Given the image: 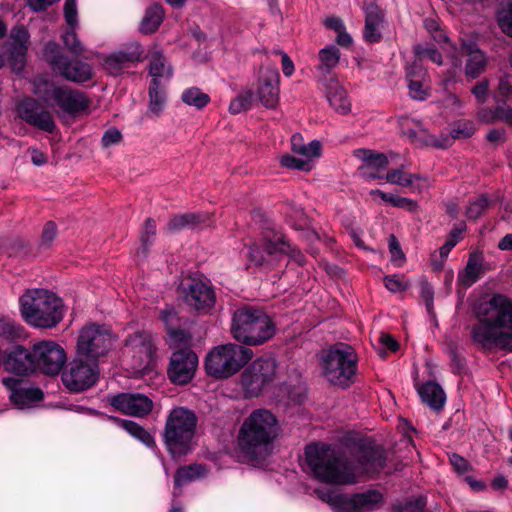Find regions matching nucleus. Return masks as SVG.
Returning <instances> with one entry per match:
<instances>
[{"label": "nucleus", "mask_w": 512, "mask_h": 512, "mask_svg": "<svg viewBox=\"0 0 512 512\" xmlns=\"http://www.w3.org/2000/svg\"><path fill=\"white\" fill-rule=\"evenodd\" d=\"M306 463L318 480H355L362 476L400 470V463L379 447L359 445L341 453L330 444L310 443L305 447Z\"/></svg>", "instance_id": "obj_1"}, {"label": "nucleus", "mask_w": 512, "mask_h": 512, "mask_svg": "<svg viewBox=\"0 0 512 512\" xmlns=\"http://www.w3.org/2000/svg\"><path fill=\"white\" fill-rule=\"evenodd\" d=\"M477 322L471 337L478 346L512 350V302L504 295H494L475 307Z\"/></svg>", "instance_id": "obj_2"}, {"label": "nucleus", "mask_w": 512, "mask_h": 512, "mask_svg": "<svg viewBox=\"0 0 512 512\" xmlns=\"http://www.w3.org/2000/svg\"><path fill=\"white\" fill-rule=\"evenodd\" d=\"M279 432L276 417L266 409H257L247 417L240 427L238 445L241 451L258 458L269 453Z\"/></svg>", "instance_id": "obj_3"}, {"label": "nucleus", "mask_w": 512, "mask_h": 512, "mask_svg": "<svg viewBox=\"0 0 512 512\" xmlns=\"http://www.w3.org/2000/svg\"><path fill=\"white\" fill-rule=\"evenodd\" d=\"M313 490L316 496L328 503L335 512H372L382 508L385 503L384 493L376 488H369L359 493H342L338 484L350 482H321Z\"/></svg>", "instance_id": "obj_4"}, {"label": "nucleus", "mask_w": 512, "mask_h": 512, "mask_svg": "<svg viewBox=\"0 0 512 512\" xmlns=\"http://www.w3.org/2000/svg\"><path fill=\"white\" fill-rule=\"evenodd\" d=\"M276 326L271 317L261 309L244 306L232 318L231 333L240 343L258 346L271 339Z\"/></svg>", "instance_id": "obj_5"}, {"label": "nucleus", "mask_w": 512, "mask_h": 512, "mask_svg": "<svg viewBox=\"0 0 512 512\" xmlns=\"http://www.w3.org/2000/svg\"><path fill=\"white\" fill-rule=\"evenodd\" d=\"M20 304L23 318L34 327H54L64 316L62 300L47 290L27 291L21 297Z\"/></svg>", "instance_id": "obj_6"}, {"label": "nucleus", "mask_w": 512, "mask_h": 512, "mask_svg": "<svg viewBox=\"0 0 512 512\" xmlns=\"http://www.w3.org/2000/svg\"><path fill=\"white\" fill-rule=\"evenodd\" d=\"M33 93L58 114H75L88 107V100L82 92L68 85L58 84L47 75L34 78Z\"/></svg>", "instance_id": "obj_7"}, {"label": "nucleus", "mask_w": 512, "mask_h": 512, "mask_svg": "<svg viewBox=\"0 0 512 512\" xmlns=\"http://www.w3.org/2000/svg\"><path fill=\"white\" fill-rule=\"evenodd\" d=\"M196 424V415L188 409L177 407L170 412L166 420L164 439L173 458L185 455L191 450Z\"/></svg>", "instance_id": "obj_8"}, {"label": "nucleus", "mask_w": 512, "mask_h": 512, "mask_svg": "<svg viewBox=\"0 0 512 512\" xmlns=\"http://www.w3.org/2000/svg\"><path fill=\"white\" fill-rule=\"evenodd\" d=\"M253 351L234 343L213 348L205 360V369L211 376L228 378L238 372L251 358Z\"/></svg>", "instance_id": "obj_9"}, {"label": "nucleus", "mask_w": 512, "mask_h": 512, "mask_svg": "<svg viewBox=\"0 0 512 512\" xmlns=\"http://www.w3.org/2000/svg\"><path fill=\"white\" fill-rule=\"evenodd\" d=\"M357 358L349 346L337 347L326 352L322 357V372L332 384L348 386L356 373Z\"/></svg>", "instance_id": "obj_10"}, {"label": "nucleus", "mask_w": 512, "mask_h": 512, "mask_svg": "<svg viewBox=\"0 0 512 512\" xmlns=\"http://www.w3.org/2000/svg\"><path fill=\"white\" fill-rule=\"evenodd\" d=\"M114 337L109 327L96 323L85 325L79 332L77 355L96 361L111 350Z\"/></svg>", "instance_id": "obj_11"}, {"label": "nucleus", "mask_w": 512, "mask_h": 512, "mask_svg": "<svg viewBox=\"0 0 512 512\" xmlns=\"http://www.w3.org/2000/svg\"><path fill=\"white\" fill-rule=\"evenodd\" d=\"M44 57L52 70L68 81L83 83L92 78V68L88 63L71 60L55 42L45 45Z\"/></svg>", "instance_id": "obj_12"}, {"label": "nucleus", "mask_w": 512, "mask_h": 512, "mask_svg": "<svg viewBox=\"0 0 512 512\" xmlns=\"http://www.w3.org/2000/svg\"><path fill=\"white\" fill-rule=\"evenodd\" d=\"M286 256L298 265L304 264V255L281 238L266 242L263 248L253 246L248 253L249 261L265 270L272 268Z\"/></svg>", "instance_id": "obj_13"}, {"label": "nucleus", "mask_w": 512, "mask_h": 512, "mask_svg": "<svg viewBox=\"0 0 512 512\" xmlns=\"http://www.w3.org/2000/svg\"><path fill=\"white\" fill-rule=\"evenodd\" d=\"M276 376V361L260 357L242 373V387L248 397L258 396Z\"/></svg>", "instance_id": "obj_14"}, {"label": "nucleus", "mask_w": 512, "mask_h": 512, "mask_svg": "<svg viewBox=\"0 0 512 512\" xmlns=\"http://www.w3.org/2000/svg\"><path fill=\"white\" fill-rule=\"evenodd\" d=\"M78 357L71 361L62 373L64 386L71 392H81L93 386L98 379V366L92 360Z\"/></svg>", "instance_id": "obj_15"}, {"label": "nucleus", "mask_w": 512, "mask_h": 512, "mask_svg": "<svg viewBox=\"0 0 512 512\" xmlns=\"http://www.w3.org/2000/svg\"><path fill=\"white\" fill-rule=\"evenodd\" d=\"M123 355L136 371H143L154 361L155 346L149 333L138 331L125 342Z\"/></svg>", "instance_id": "obj_16"}, {"label": "nucleus", "mask_w": 512, "mask_h": 512, "mask_svg": "<svg viewBox=\"0 0 512 512\" xmlns=\"http://www.w3.org/2000/svg\"><path fill=\"white\" fill-rule=\"evenodd\" d=\"M32 355L35 369L47 375H57L62 369L66 354L54 341H42L33 346Z\"/></svg>", "instance_id": "obj_17"}, {"label": "nucleus", "mask_w": 512, "mask_h": 512, "mask_svg": "<svg viewBox=\"0 0 512 512\" xmlns=\"http://www.w3.org/2000/svg\"><path fill=\"white\" fill-rule=\"evenodd\" d=\"M460 42L461 46L457 48L455 54L460 59L461 56H466L465 75L469 79H475L486 70L488 64L487 55L479 48L475 35H464L460 38Z\"/></svg>", "instance_id": "obj_18"}, {"label": "nucleus", "mask_w": 512, "mask_h": 512, "mask_svg": "<svg viewBox=\"0 0 512 512\" xmlns=\"http://www.w3.org/2000/svg\"><path fill=\"white\" fill-rule=\"evenodd\" d=\"M3 384L9 391V398L18 409L35 407L43 399V392L27 381L15 377L3 379Z\"/></svg>", "instance_id": "obj_19"}, {"label": "nucleus", "mask_w": 512, "mask_h": 512, "mask_svg": "<svg viewBox=\"0 0 512 512\" xmlns=\"http://www.w3.org/2000/svg\"><path fill=\"white\" fill-rule=\"evenodd\" d=\"M198 366V357L191 349L175 351L170 359L168 368L169 379L179 385L192 380Z\"/></svg>", "instance_id": "obj_20"}, {"label": "nucleus", "mask_w": 512, "mask_h": 512, "mask_svg": "<svg viewBox=\"0 0 512 512\" xmlns=\"http://www.w3.org/2000/svg\"><path fill=\"white\" fill-rule=\"evenodd\" d=\"M18 113L28 124L45 132L52 133L56 128L51 112L44 109L43 106L34 99L28 98L21 101L18 105Z\"/></svg>", "instance_id": "obj_21"}, {"label": "nucleus", "mask_w": 512, "mask_h": 512, "mask_svg": "<svg viewBox=\"0 0 512 512\" xmlns=\"http://www.w3.org/2000/svg\"><path fill=\"white\" fill-rule=\"evenodd\" d=\"M187 304L198 311L206 312L215 304V294L211 286L202 279H191L184 288Z\"/></svg>", "instance_id": "obj_22"}, {"label": "nucleus", "mask_w": 512, "mask_h": 512, "mask_svg": "<svg viewBox=\"0 0 512 512\" xmlns=\"http://www.w3.org/2000/svg\"><path fill=\"white\" fill-rule=\"evenodd\" d=\"M426 30L430 33L431 37L439 44L444 43L443 50L447 52L451 64L449 75L445 77V82H450L462 71V59L455 53L457 47L449 42L445 32L440 28L439 22L436 18H427L424 21Z\"/></svg>", "instance_id": "obj_23"}, {"label": "nucleus", "mask_w": 512, "mask_h": 512, "mask_svg": "<svg viewBox=\"0 0 512 512\" xmlns=\"http://www.w3.org/2000/svg\"><path fill=\"white\" fill-rule=\"evenodd\" d=\"M110 404L117 410L132 416L143 417L151 412L152 400L140 393H121L110 399Z\"/></svg>", "instance_id": "obj_24"}, {"label": "nucleus", "mask_w": 512, "mask_h": 512, "mask_svg": "<svg viewBox=\"0 0 512 512\" xmlns=\"http://www.w3.org/2000/svg\"><path fill=\"white\" fill-rule=\"evenodd\" d=\"M354 154L363 162L359 167V174L363 179L372 181L384 178L383 171L389 163L386 155L367 149H358Z\"/></svg>", "instance_id": "obj_25"}, {"label": "nucleus", "mask_w": 512, "mask_h": 512, "mask_svg": "<svg viewBox=\"0 0 512 512\" xmlns=\"http://www.w3.org/2000/svg\"><path fill=\"white\" fill-rule=\"evenodd\" d=\"M64 18L70 30L65 31L61 38L67 49L75 55H81L84 51V45L78 39L76 29L78 28V9L77 0H65Z\"/></svg>", "instance_id": "obj_26"}, {"label": "nucleus", "mask_w": 512, "mask_h": 512, "mask_svg": "<svg viewBox=\"0 0 512 512\" xmlns=\"http://www.w3.org/2000/svg\"><path fill=\"white\" fill-rule=\"evenodd\" d=\"M3 366L6 371L16 375H26L35 370L32 352L22 346L5 353Z\"/></svg>", "instance_id": "obj_27"}, {"label": "nucleus", "mask_w": 512, "mask_h": 512, "mask_svg": "<svg viewBox=\"0 0 512 512\" xmlns=\"http://www.w3.org/2000/svg\"><path fill=\"white\" fill-rule=\"evenodd\" d=\"M363 9L365 13L363 37L368 43H376L381 39L383 13L374 0H365Z\"/></svg>", "instance_id": "obj_28"}, {"label": "nucleus", "mask_w": 512, "mask_h": 512, "mask_svg": "<svg viewBox=\"0 0 512 512\" xmlns=\"http://www.w3.org/2000/svg\"><path fill=\"white\" fill-rule=\"evenodd\" d=\"M279 78L276 69H267L259 78L258 97L267 108H274L278 103Z\"/></svg>", "instance_id": "obj_29"}, {"label": "nucleus", "mask_w": 512, "mask_h": 512, "mask_svg": "<svg viewBox=\"0 0 512 512\" xmlns=\"http://www.w3.org/2000/svg\"><path fill=\"white\" fill-rule=\"evenodd\" d=\"M427 72L417 62H413L406 69L409 93L413 99L424 100L428 96V83L426 81Z\"/></svg>", "instance_id": "obj_30"}, {"label": "nucleus", "mask_w": 512, "mask_h": 512, "mask_svg": "<svg viewBox=\"0 0 512 512\" xmlns=\"http://www.w3.org/2000/svg\"><path fill=\"white\" fill-rule=\"evenodd\" d=\"M325 90L326 98L330 106L338 113L347 114L351 110V102L346 94L345 89L334 78L321 79Z\"/></svg>", "instance_id": "obj_31"}, {"label": "nucleus", "mask_w": 512, "mask_h": 512, "mask_svg": "<svg viewBox=\"0 0 512 512\" xmlns=\"http://www.w3.org/2000/svg\"><path fill=\"white\" fill-rule=\"evenodd\" d=\"M30 35L23 25L13 27L9 35V51L11 57L21 66L24 63L26 52L28 49V41Z\"/></svg>", "instance_id": "obj_32"}, {"label": "nucleus", "mask_w": 512, "mask_h": 512, "mask_svg": "<svg viewBox=\"0 0 512 512\" xmlns=\"http://www.w3.org/2000/svg\"><path fill=\"white\" fill-rule=\"evenodd\" d=\"M149 75L152 77L151 82H160L163 84L172 77V67L166 60L163 53L158 49L149 52Z\"/></svg>", "instance_id": "obj_33"}, {"label": "nucleus", "mask_w": 512, "mask_h": 512, "mask_svg": "<svg viewBox=\"0 0 512 512\" xmlns=\"http://www.w3.org/2000/svg\"><path fill=\"white\" fill-rule=\"evenodd\" d=\"M417 392L425 404L434 410L441 409L445 404V393L441 386L434 381H427L423 384L415 382Z\"/></svg>", "instance_id": "obj_34"}, {"label": "nucleus", "mask_w": 512, "mask_h": 512, "mask_svg": "<svg viewBox=\"0 0 512 512\" xmlns=\"http://www.w3.org/2000/svg\"><path fill=\"white\" fill-rule=\"evenodd\" d=\"M483 271L481 256L478 254H471L465 269L459 273L458 282L465 287H469L480 278Z\"/></svg>", "instance_id": "obj_35"}, {"label": "nucleus", "mask_w": 512, "mask_h": 512, "mask_svg": "<svg viewBox=\"0 0 512 512\" xmlns=\"http://www.w3.org/2000/svg\"><path fill=\"white\" fill-rule=\"evenodd\" d=\"M319 64L317 69L323 74L320 78H326V75L329 74L339 63L340 60V50L334 46L329 45L319 51Z\"/></svg>", "instance_id": "obj_36"}, {"label": "nucleus", "mask_w": 512, "mask_h": 512, "mask_svg": "<svg viewBox=\"0 0 512 512\" xmlns=\"http://www.w3.org/2000/svg\"><path fill=\"white\" fill-rule=\"evenodd\" d=\"M164 18L163 7L159 4H153L147 8L145 15L140 23V31L143 34L155 32Z\"/></svg>", "instance_id": "obj_37"}, {"label": "nucleus", "mask_w": 512, "mask_h": 512, "mask_svg": "<svg viewBox=\"0 0 512 512\" xmlns=\"http://www.w3.org/2000/svg\"><path fill=\"white\" fill-rule=\"evenodd\" d=\"M166 103V93L163 84L151 82L149 87V113L159 116Z\"/></svg>", "instance_id": "obj_38"}, {"label": "nucleus", "mask_w": 512, "mask_h": 512, "mask_svg": "<svg viewBox=\"0 0 512 512\" xmlns=\"http://www.w3.org/2000/svg\"><path fill=\"white\" fill-rule=\"evenodd\" d=\"M370 195L373 199L379 197L384 203L393 207L403 208L408 211H415L417 208V203L415 201L395 194L385 193L379 189L371 190Z\"/></svg>", "instance_id": "obj_39"}, {"label": "nucleus", "mask_w": 512, "mask_h": 512, "mask_svg": "<svg viewBox=\"0 0 512 512\" xmlns=\"http://www.w3.org/2000/svg\"><path fill=\"white\" fill-rule=\"evenodd\" d=\"M119 426L126 430L131 436L141 441L144 445L149 448L155 446V440L153 436L146 431L143 427L130 420H118L114 419Z\"/></svg>", "instance_id": "obj_40"}, {"label": "nucleus", "mask_w": 512, "mask_h": 512, "mask_svg": "<svg viewBox=\"0 0 512 512\" xmlns=\"http://www.w3.org/2000/svg\"><path fill=\"white\" fill-rule=\"evenodd\" d=\"M204 221V217L200 214L185 213L174 216L167 224V229L174 232L183 228H195Z\"/></svg>", "instance_id": "obj_41"}, {"label": "nucleus", "mask_w": 512, "mask_h": 512, "mask_svg": "<svg viewBox=\"0 0 512 512\" xmlns=\"http://www.w3.org/2000/svg\"><path fill=\"white\" fill-rule=\"evenodd\" d=\"M325 26L333 30L336 36V42L343 47H348L352 44L353 39L351 35L346 31L344 22L338 17H328L325 19Z\"/></svg>", "instance_id": "obj_42"}, {"label": "nucleus", "mask_w": 512, "mask_h": 512, "mask_svg": "<svg viewBox=\"0 0 512 512\" xmlns=\"http://www.w3.org/2000/svg\"><path fill=\"white\" fill-rule=\"evenodd\" d=\"M103 66L108 73L117 75L130 66L129 61L119 50L114 51L103 58Z\"/></svg>", "instance_id": "obj_43"}, {"label": "nucleus", "mask_w": 512, "mask_h": 512, "mask_svg": "<svg viewBox=\"0 0 512 512\" xmlns=\"http://www.w3.org/2000/svg\"><path fill=\"white\" fill-rule=\"evenodd\" d=\"M0 337L10 341H18L25 338L24 329L15 321L10 319H0Z\"/></svg>", "instance_id": "obj_44"}, {"label": "nucleus", "mask_w": 512, "mask_h": 512, "mask_svg": "<svg viewBox=\"0 0 512 512\" xmlns=\"http://www.w3.org/2000/svg\"><path fill=\"white\" fill-rule=\"evenodd\" d=\"M182 101L189 105L194 106L197 109L204 108L210 101V97L208 94L202 92L197 87H191L186 89L181 96Z\"/></svg>", "instance_id": "obj_45"}, {"label": "nucleus", "mask_w": 512, "mask_h": 512, "mask_svg": "<svg viewBox=\"0 0 512 512\" xmlns=\"http://www.w3.org/2000/svg\"><path fill=\"white\" fill-rule=\"evenodd\" d=\"M426 501L423 496L410 497L403 501H396L392 505L393 512H425Z\"/></svg>", "instance_id": "obj_46"}, {"label": "nucleus", "mask_w": 512, "mask_h": 512, "mask_svg": "<svg viewBox=\"0 0 512 512\" xmlns=\"http://www.w3.org/2000/svg\"><path fill=\"white\" fill-rule=\"evenodd\" d=\"M207 468L202 464H191L179 468L176 472L175 479L180 480H196L207 477Z\"/></svg>", "instance_id": "obj_47"}, {"label": "nucleus", "mask_w": 512, "mask_h": 512, "mask_svg": "<svg viewBox=\"0 0 512 512\" xmlns=\"http://www.w3.org/2000/svg\"><path fill=\"white\" fill-rule=\"evenodd\" d=\"M414 53L416 56L417 62L421 64L424 59H429L430 61L441 65L442 64V56L439 51L429 45L417 44L414 47Z\"/></svg>", "instance_id": "obj_48"}, {"label": "nucleus", "mask_w": 512, "mask_h": 512, "mask_svg": "<svg viewBox=\"0 0 512 512\" xmlns=\"http://www.w3.org/2000/svg\"><path fill=\"white\" fill-rule=\"evenodd\" d=\"M190 337L182 330L169 329L167 344L172 349H189Z\"/></svg>", "instance_id": "obj_49"}, {"label": "nucleus", "mask_w": 512, "mask_h": 512, "mask_svg": "<svg viewBox=\"0 0 512 512\" xmlns=\"http://www.w3.org/2000/svg\"><path fill=\"white\" fill-rule=\"evenodd\" d=\"M119 51L125 55L130 64L140 62L144 53L142 46L137 41L127 42Z\"/></svg>", "instance_id": "obj_50"}, {"label": "nucleus", "mask_w": 512, "mask_h": 512, "mask_svg": "<svg viewBox=\"0 0 512 512\" xmlns=\"http://www.w3.org/2000/svg\"><path fill=\"white\" fill-rule=\"evenodd\" d=\"M497 21L502 32L512 37V0L497 13Z\"/></svg>", "instance_id": "obj_51"}, {"label": "nucleus", "mask_w": 512, "mask_h": 512, "mask_svg": "<svg viewBox=\"0 0 512 512\" xmlns=\"http://www.w3.org/2000/svg\"><path fill=\"white\" fill-rule=\"evenodd\" d=\"M321 144L317 140H313L308 144H304L301 148H296V154L301 156L302 159L308 160L311 164V161L320 156Z\"/></svg>", "instance_id": "obj_52"}, {"label": "nucleus", "mask_w": 512, "mask_h": 512, "mask_svg": "<svg viewBox=\"0 0 512 512\" xmlns=\"http://www.w3.org/2000/svg\"><path fill=\"white\" fill-rule=\"evenodd\" d=\"M252 101V93L250 91L238 95L229 105V111L232 114H239L250 108Z\"/></svg>", "instance_id": "obj_53"}, {"label": "nucleus", "mask_w": 512, "mask_h": 512, "mask_svg": "<svg viewBox=\"0 0 512 512\" xmlns=\"http://www.w3.org/2000/svg\"><path fill=\"white\" fill-rule=\"evenodd\" d=\"M384 177L388 183L408 187L411 173L405 172L403 169H391Z\"/></svg>", "instance_id": "obj_54"}, {"label": "nucleus", "mask_w": 512, "mask_h": 512, "mask_svg": "<svg viewBox=\"0 0 512 512\" xmlns=\"http://www.w3.org/2000/svg\"><path fill=\"white\" fill-rule=\"evenodd\" d=\"M280 163L282 166L297 169L301 171H310L312 169V165L308 160H304L299 157H295L292 155H284L281 157Z\"/></svg>", "instance_id": "obj_55"}, {"label": "nucleus", "mask_w": 512, "mask_h": 512, "mask_svg": "<svg viewBox=\"0 0 512 512\" xmlns=\"http://www.w3.org/2000/svg\"><path fill=\"white\" fill-rule=\"evenodd\" d=\"M389 251L391 254V261L396 266H401L404 263L405 255L401 250L400 244L394 235L389 237Z\"/></svg>", "instance_id": "obj_56"}, {"label": "nucleus", "mask_w": 512, "mask_h": 512, "mask_svg": "<svg viewBox=\"0 0 512 512\" xmlns=\"http://www.w3.org/2000/svg\"><path fill=\"white\" fill-rule=\"evenodd\" d=\"M385 287L391 292H402L407 289L408 283L398 275H389L384 278Z\"/></svg>", "instance_id": "obj_57"}, {"label": "nucleus", "mask_w": 512, "mask_h": 512, "mask_svg": "<svg viewBox=\"0 0 512 512\" xmlns=\"http://www.w3.org/2000/svg\"><path fill=\"white\" fill-rule=\"evenodd\" d=\"M430 186L431 181L427 177L418 174H411L408 188H410L412 192L421 193L427 190Z\"/></svg>", "instance_id": "obj_58"}, {"label": "nucleus", "mask_w": 512, "mask_h": 512, "mask_svg": "<svg viewBox=\"0 0 512 512\" xmlns=\"http://www.w3.org/2000/svg\"><path fill=\"white\" fill-rule=\"evenodd\" d=\"M488 201L484 196L477 198L475 201L471 202L467 207V216L471 219H476L480 216V214L487 207Z\"/></svg>", "instance_id": "obj_59"}, {"label": "nucleus", "mask_w": 512, "mask_h": 512, "mask_svg": "<svg viewBox=\"0 0 512 512\" xmlns=\"http://www.w3.org/2000/svg\"><path fill=\"white\" fill-rule=\"evenodd\" d=\"M497 96L501 97L502 100H508L512 98V85L509 81L508 76H503L499 79L497 87Z\"/></svg>", "instance_id": "obj_60"}, {"label": "nucleus", "mask_w": 512, "mask_h": 512, "mask_svg": "<svg viewBox=\"0 0 512 512\" xmlns=\"http://www.w3.org/2000/svg\"><path fill=\"white\" fill-rule=\"evenodd\" d=\"M121 137V133L118 129L111 128L104 133L101 142L104 147H109L111 145L119 143Z\"/></svg>", "instance_id": "obj_61"}, {"label": "nucleus", "mask_w": 512, "mask_h": 512, "mask_svg": "<svg viewBox=\"0 0 512 512\" xmlns=\"http://www.w3.org/2000/svg\"><path fill=\"white\" fill-rule=\"evenodd\" d=\"M489 82L488 80H482L478 82L471 90L472 94L478 101L484 102L488 95Z\"/></svg>", "instance_id": "obj_62"}, {"label": "nucleus", "mask_w": 512, "mask_h": 512, "mask_svg": "<svg viewBox=\"0 0 512 512\" xmlns=\"http://www.w3.org/2000/svg\"><path fill=\"white\" fill-rule=\"evenodd\" d=\"M156 233V224L152 219H147L144 224V228L141 232V241L144 246H147L149 243V238L154 236Z\"/></svg>", "instance_id": "obj_63"}, {"label": "nucleus", "mask_w": 512, "mask_h": 512, "mask_svg": "<svg viewBox=\"0 0 512 512\" xmlns=\"http://www.w3.org/2000/svg\"><path fill=\"white\" fill-rule=\"evenodd\" d=\"M57 229L53 222H47L42 232V242L46 245L50 244L56 237Z\"/></svg>", "instance_id": "obj_64"}]
</instances>
